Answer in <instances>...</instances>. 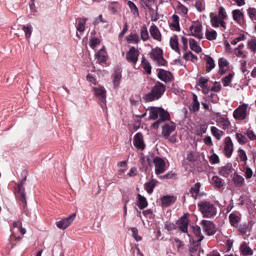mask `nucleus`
Returning a JSON list of instances; mask_svg holds the SVG:
<instances>
[{
  "label": "nucleus",
  "mask_w": 256,
  "mask_h": 256,
  "mask_svg": "<svg viewBox=\"0 0 256 256\" xmlns=\"http://www.w3.org/2000/svg\"><path fill=\"white\" fill-rule=\"evenodd\" d=\"M147 110L149 111L148 120H154L159 118L158 120L151 125L152 128H157L160 124L170 119L169 114L161 108H151Z\"/></svg>",
  "instance_id": "obj_1"
},
{
  "label": "nucleus",
  "mask_w": 256,
  "mask_h": 256,
  "mask_svg": "<svg viewBox=\"0 0 256 256\" xmlns=\"http://www.w3.org/2000/svg\"><path fill=\"white\" fill-rule=\"evenodd\" d=\"M165 90V86L159 82H156L152 88L150 92L144 96V99L146 102H152L158 100L164 94Z\"/></svg>",
  "instance_id": "obj_2"
},
{
  "label": "nucleus",
  "mask_w": 256,
  "mask_h": 256,
  "mask_svg": "<svg viewBox=\"0 0 256 256\" xmlns=\"http://www.w3.org/2000/svg\"><path fill=\"white\" fill-rule=\"evenodd\" d=\"M198 206L204 217L211 218L216 214V208L210 202L202 201L198 204Z\"/></svg>",
  "instance_id": "obj_3"
},
{
  "label": "nucleus",
  "mask_w": 256,
  "mask_h": 256,
  "mask_svg": "<svg viewBox=\"0 0 256 256\" xmlns=\"http://www.w3.org/2000/svg\"><path fill=\"white\" fill-rule=\"evenodd\" d=\"M162 50L158 47L152 48L149 54L150 58L154 62L159 66H164L166 64V61L162 56Z\"/></svg>",
  "instance_id": "obj_4"
},
{
  "label": "nucleus",
  "mask_w": 256,
  "mask_h": 256,
  "mask_svg": "<svg viewBox=\"0 0 256 256\" xmlns=\"http://www.w3.org/2000/svg\"><path fill=\"white\" fill-rule=\"evenodd\" d=\"M92 90L94 96L98 99V102L102 108L106 106V91L104 87L98 86L93 87Z\"/></svg>",
  "instance_id": "obj_5"
},
{
  "label": "nucleus",
  "mask_w": 256,
  "mask_h": 256,
  "mask_svg": "<svg viewBox=\"0 0 256 256\" xmlns=\"http://www.w3.org/2000/svg\"><path fill=\"white\" fill-rule=\"evenodd\" d=\"M248 104H246L240 105L234 111V118L237 120H244L248 114Z\"/></svg>",
  "instance_id": "obj_6"
},
{
  "label": "nucleus",
  "mask_w": 256,
  "mask_h": 256,
  "mask_svg": "<svg viewBox=\"0 0 256 256\" xmlns=\"http://www.w3.org/2000/svg\"><path fill=\"white\" fill-rule=\"evenodd\" d=\"M76 217V214H72L68 216L65 218L56 222V226L60 230L66 229L72 223Z\"/></svg>",
  "instance_id": "obj_7"
},
{
  "label": "nucleus",
  "mask_w": 256,
  "mask_h": 256,
  "mask_svg": "<svg viewBox=\"0 0 256 256\" xmlns=\"http://www.w3.org/2000/svg\"><path fill=\"white\" fill-rule=\"evenodd\" d=\"M234 151V144L231 138L227 136L224 140V152L228 158L232 156Z\"/></svg>",
  "instance_id": "obj_8"
},
{
  "label": "nucleus",
  "mask_w": 256,
  "mask_h": 256,
  "mask_svg": "<svg viewBox=\"0 0 256 256\" xmlns=\"http://www.w3.org/2000/svg\"><path fill=\"white\" fill-rule=\"evenodd\" d=\"M153 162L155 166V173L159 174L164 172L166 170V162L162 158L155 157L153 159Z\"/></svg>",
  "instance_id": "obj_9"
},
{
  "label": "nucleus",
  "mask_w": 256,
  "mask_h": 256,
  "mask_svg": "<svg viewBox=\"0 0 256 256\" xmlns=\"http://www.w3.org/2000/svg\"><path fill=\"white\" fill-rule=\"evenodd\" d=\"M202 26L200 24H192L189 28L190 34L189 36H192L200 40L203 38V34L202 32Z\"/></svg>",
  "instance_id": "obj_10"
},
{
  "label": "nucleus",
  "mask_w": 256,
  "mask_h": 256,
  "mask_svg": "<svg viewBox=\"0 0 256 256\" xmlns=\"http://www.w3.org/2000/svg\"><path fill=\"white\" fill-rule=\"evenodd\" d=\"M204 230L208 236L212 235L216 232V228L213 223L209 220H202L201 222Z\"/></svg>",
  "instance_id": "obj_11"
},
{
  "label": "nucleus",
  "mask_w": 256,
  "mask_h": 256,
  "mask_svg": "<svg viewBox=\"0 0 256 256\" xmlns=\"http://www.w3.org/2000/svg\"><path fill=\"white\" fill-rule=\"evenodd\" d=\"M175 128L176 125L174 123L170 122L162 126V134L164 138H168L170 134L174 130Z\"/></svg>",
  "instance_id": "obj_12"
},
{
  "label": "nucleus",
  "mask_w": 256,
  "mask_h": 256,
  "mask_svg": "<svg viewBox=\"0 0 256 256\" xmlns=\"http://www.w3.org/2000/svg\"><path fill=\"white\" fill-rule=\"evenodd\" d=\"M138 52L134 47H132L126 53V58L128 62L136 64L138 60Z\"/></svg>",
  "instance_id": "obj_13"
},
{
  "label": "nucleus",
  "mask_w": 256,
  "mask_h": 256,
  "mask_svg": "<svg viewBox=\"0 0 256 256\" xmlns=\"http://www.w3.org/2000/svg\"><path fill=\"white\" fill-rule=\"evenodd\" d=\"M158 77L166 83L171 82L173 79V76L171 72L162 69L159 70Z\"/></svg>",
  "instance_id": "obj_14"
},
{
  "label": "nucleus",
  "mask_w": 256,
  "mask_h": 256,
  "mask_svg": "<svg viewBox=\"0 0 256 256\" xmlns=\"http://www.w3.org/2000/svg\"><path fill=\"white\" fill-rule=\"evenodd\" d=\"M210 18L212 26L216 28L221 26L224 28H226V22L223 20L219 18L218 16L214 14H210Z\"/></svg>",
  "instance_id": "obj_15"
},
{
  "label": "nucleus",
  "mask_w": 256,
  "mask_h": 256,
  "mask_svg": "<svg viewBox=\"0 0 256 256\" xmlns=\"http://www.w3.org/2000/svg\"><path fill=\"white\" fill-rule=\"evenodd\" d=\"M178 229L183 232L188 233V220L186 214H184L177 221Z\"/></svg>",
  "instance_id": "obj_16"
},
{
  "label": "nucleus",
  "mask_w": 256,
  "mask_h": 256,
  "mask_svg": "<svg viewBox=\"0 0 256 256\" xmlns=\"http://www.w3.org/2000/svg\"><path fill=\"white\" fill-rule=\"evenodd\" d=\"M134 145L138 149L143 150L145 147L143 136L142 134L136 133L134 140Z\"/></svg>",
  "instance_id": "obj_17"
},
{
  "label": "nucleus",
  "mask_w": 256,
  "mask_h": 256,
  "mask_svg": "<svg viewBox=\"0 0 256 256\" xmlns=\"http://www.w3.org/2000/svg\"><path fill=\"white\" fill-rule=\"evenodd\" d=\"M200 103L198 100L196 94H192V100L188 106V109L190 112L194 113L198 112L200 110Z\"/></svg>",
  "instance_id": "obj_18"
},
{
  "label": "nucleus",
  "mask_w": 256,
  "mask_h": 256,
  "mask_svg": "<svg viewBox=\"0 0 256 256\" xmlns=\"http://www.w3.org/2000/svg\"><path fill=\"white\" fill-rule=\"evenodd\" d=\"M150 32L151 36L156 40L160 42L162 40V36L157 26L152 24L150 28Z\"/></svg>",
  "instance_id": "obj_19"
},
{
  "label": "nucleus",
  "mask_w": 256,
  "mask_h": 256,
  "mask_svg": "<svg viewBox=\"0 0 256 256\" xmlns=\"http://www.w3.org/2000/svg\"><path fill=\"white\" fill-rule=\"evenodd\" d=\"M228 62L224 58H221L218 60L219 73L224 74L228 70Z\"/></svg>",
  "instance_id": "obj_20"
},
{
  "label": "nucleus",
  "mask_w": 256,
  "mask_h": 256,
  "mask_svg": "<svg viewBox=\"0 0 256 256\" xmlns=\"http://www.w3.org/2000/svg\"><path fill=\"white\" fill-rule=\"evenodd\" d=\"M25 180V179L24 180V181L21 182L20 183L18 186V196L20 200L23 203H24L25 204H26V192H24V188L23 186L24 184V182Z\"/></svg>",
  "instance_id": "obj_21"
},
{
  "label": "nucleus",
  "mask_w": 256,
  "mask_h": 256,
  "mask_svg": "<svg viewBox=\"0 0 256 256\" xmlns=\"http://www.w3.org/2000/svg\"><path fill=\"white\" fill-rule=\"evenodd\" d=\"M170 45L172 50L180 54L179 44L177 36L174 34L170 38Z\"/></svg>",
  "instance_id": "obj_22"
},
{
  "label": "nucleus",
  "mask_w": 256,
  "mask_h": 256,
  "mask_svg": "<svg viewBox=\"0 0 256 256\" xmlns=\"http://www.w3.org/2000/svg\"><path fill=\"white\" fill-rule=\"evenodd\" d=\"M176 198L174 196H164L160 200L162 206L168 207L174 204L176 201Z\"/></svg>",
  "instance_id": "obj_23"
},
{
  "label": "nucleus",
  "mask_w": 256,
  "mask_h": 256,
  "mask_svg": "<svg viewBox=\"0 0 256 256\" xmlns=\"http://www.w3.org/2000/svg\"><path fill=\"white\" fill-rule=\"evenodd\" d=\"M234 20L240 24L244 23V14L239 10H234L232 12Z\"/></svg>",
  "instance_id": "obj_24"
},
{
  "label": "nucleus",
  "mask_w": 256,
  "mask_h": 256,
  "mask_svg": "<svg viewBox=\"0 0 256 256\" xmlns=\"http://www.w3.org/2000/svg\"><path fill=\"white\" fill-rule=\"evenodd\" d=\"M232 166L231 164H227L221 167L219 169V173L221 176L227 178L232 173Z\"/></svg>",
  "instance_id": "obj_25"
},
{
  "label": "nucleus",
  "mask_w": 256,
  "mask_h": 256,
  "mask_svg": "<svg viewBox=\"0 0 256 256\" xmlns=\"http://www.w3.org/2000/svg\"><path fill=\"white\" fill-rule=\"evenodd\" d=\"M137 197L138 202L136 204L138 208L140 210H142L146 208L148 205L146 198L140 194H138Z\"/></svg>",
  "instance_id": "obj_26"
},
{
  "label": "nucleus",
  "mask_w": 256,
  "mask_h": 256,
  "mask_svg": "<svg viewBox=\"0 0 256 256\" xmlns=\"http://www.w3.org/2000/svg\"><path fill=\"white\" fill-rule=\"evenodd\" d=\"M189 44L190 50L197 54H199L202 52V48L200 46L198 42L194 38L189 40Z\"/></svg>",
  "instance_id": "obj_27"
},
{
  "label": "nucleus",
  "mask_w": 256,
  "mask_h": 256,
  "mask_svg": "<svg viewBox=\"0 0 256 256\" xmlns=\"http://www.w3.org/2000/svg\"><path fill=\"white\" fill-rule=\"evenodd\" d=\"M232 180L234 185L238 187H241L244 184V180L240 175L236 172L232 176Z\"/></svg>",
  "instance_id": "obj_28"
},
{
  "label": "nucleus",
  "mask_w": 256,
  "mask_h": 256,
  "mask_svg": "<svg viewBox=\"0 0 256 256\" xmlns=\"http://www.w3.org/2000/svg\"><path fill=\"white\" fill-rule=\"evenodd\" d=\"M190 228L192 229V232L196 237V241L198 242L202 241L204 238V236L201 233L200 227L196 226H192Z\"/></svg>",
  "instance_id": "obj_29"
},
{
  "label": "nucleus",
  "mask_w": 256,
  "mask_h": 256,
  "mask_svg": "<svg viewBox=\"0 0 256 256\" xmlns=\"http://www.w3.org/2000/svg\"><path fill=\"white\" fill-rule=\"evenodd\" d=\"M218 122L224 130L228 129L230 125V122L226 116H220L218 120Z\"/></svg>",
  "instance_id": "obj_30"
},
{
  "label": "nucleus",
  "mask_w": 256,
  "mask_h": 256,
  "mask_svg": "<svg viewBox=\"0 0 256 256\" xmlns=\"http://www.w3.org/2000/svg\"><path fill=\"white\" fill-rule=\"evenodd\" d=\"M157 182H158L156 180H152L144 184V189L148 194H151L153 190L156 186Z\"/></svg>",
  "instance_id": "obj_31"
},
{
  "label": "nucleus",
  "mask_w": 256,
  "mask_h": 256,
  "mask_svg": "<svg viewBox=\"0 0 256 256\" xmlns=\"http://www.w3.org/2000/svg\"><path fill=\"white\" fill-rule=\"evenodd\" d=\"M128 5L130 10V12L134 18L138 17L140 16L139 10L136 5L132 2L129 0Z\"/></svg>",
  "instance_id": "obj_32"
},
{
  "label": "nucleus",
  "mask_w": 256,
  "mask_h": 256,
  "mask_svg": "<svg viewBox=\"0 0 256 256\" xmlns=\"http://www.w3.org/2000/svg\"><path fill=\"white\" fill-rule=\"evenodd\" d=\"M210 132L212 136L218 140H220L224 134V132L220 130L215 126H212L210 128Z\"/></svg>",
  "instance_id": "obj_33"
},
{
  "label": "nucleus",
  "mask_w": 256,
  "mask_h": 256,
  "mask_svg": "<svg viewBox=\"0 0 256 256\" xmlns=\"http://www.w3.org/2000/svg\"><path fill=\"white\" fill-rule=\"evenodd\" d=\"M206 63V71L210 72L215 66V64L212 58L208 56H206L205 58Z\"/></svg>",
  "instance_id": "obj_34"
},
{
  "label": "nucleus",
  "mask_w": 256,
  "mask_h": 256,
  "mask_svg": "<svg viewBox=\"0 0 256 256\" xmlns=\"http://www.w3.org/2000/svg\"><path fill=\"white\" fill-rule=\"evenodd\" d=\"M172 22L170 24V26L173 30L176 31L180 30V28L179 26V18L178 16L174 14L172 16Z\"/></svg>",
  "instance_id": "obj_35"
},
{
  "label": "nucleus",
  "mask_w": 256,
  "mask_h": 256,
  "mask_svg": "<svg viewBox=\"0 0 256 256\" xmlns=\"http://www.w3.org/2000/svg\"><path fill=\"white\" fill-rule=\"evenodd\" d=\"M22 30L24 33L26 38L29 39L32 35V26L30 24H27L23 25L22 26Z\"/></svg>",
  "instance_id": "obj_36"
},
{
  "label": "nucleus",
  "mask_w": 256,
  "mask_h": 256,
  "mask_svg": "<svg viewBox=\"0 0 256 256\" xmlns=\"http://www.w3.org/2000/svg\"><path fill=\"white\" fill-rule=\"evenodd\" d=\"M140 2L142 8H146L149 10H152L154 5V0H140Z\"/></svg>",
  "instance_id": "obj_37"
},
{
  "label": "nucleus",
  "mask_w": 256,
  "mask_h": 256,
  "mask_svg": "<svg viewBox=\"0 0 256 256\" xmlns=\"http://www.w3.org/2000/svg\"><path fill=\"white\" fill-rule=\"evenodd\" d=\"M240 250L241 252L244 256H252V250L245 243L241 245Z\"/></svg>",
  "instance_id": "obj_38"
},
{
  "label": "nucleus",
  "mask_w": 256,
  "mask_h": 256,
  "mask_svg": "<svg viewBox=\"0 0 256 256\" xmlns=\"http://www.w3.org/2000/svg\"><path fill=\"white\" fill-rule=\"evenodd\" d=\"M238 156L240 160L246 164L248 160V157L246 152L242 148H238L237 150Z\"/></svg>",
  "instance_id": "obj_39"
},
{
  "label": "nucleus",
  "mask_w": 256,
  "mask_h": 256,
  "mask_svg": "<svg viewBox=\"0 0 256 256\" xmlns=\"http://www.w3.org/2000/svg\"><path fill=\"white\" fill-rule=\"evenodd\" d=\"M200 182H196L190 188V194H192V197L194 198H196L198 196L200 188Z\"/></svg>",
  "instance_id": "obj_40"
},
{
  "label": "nucleus",
  "mask_w": 256,
  "mask_h": 256,
  "mask_svg": "<svg viewBox=\"0 0 256 256\" xmlns=\"http://www.w3.org/2000/svg\"><path fill=\"white\" fill-rule=\"evenodd\" d=\"M88 20V18H86L79 19L78 24L76 26V30L78 31L82 32L84 30V26Z\"/></svg>",
  "instance_id": "obj_41"
},
{
  "label": "nucleus",
  "mask_w": 256,
  "mask_h": 256,
  "mask_svg": "<svg viewBox=\"0 0 256 256\" xmlns=\"http://www.w3.org/2000/svg\"><path fill=\"white\" fill-rule=\"evenodd\" d=\"M229 219L230 224L234 227H237L240 218L234 214H231L229 216Z\"/></svg>",
  "instance_id": "obj_42"
},
{
  "label": "nucleus",
  "mask_w": 256,
  "mask_h": 256,
  "mask_svg": "<svg viewBox=\"0 0 256 256\" xmlns=\"http://www.w3.org/2000/svg\"><path fill=\"white\" fill-rule=\"evenodd\" d=\"M95 56L100 62L106 61V52L102 48L100 49Z\"/></svg>",
  "instance_id": "obj_43"
},
{
  "label": "nucleus",
  "mask_w": 256,
  "mask_h": 256,
  "mask_svg": "<svg viewBox=\"0 0 256 256\" xmlns=\"http://www.w3.org/2000/svg\"><path fill=\"white\" fill-rule=\"evenodd\" d=\"M206 38L210 40H214L217 37V33L213 30H206Z\"/></svg>",
  "instance_id": "obj_44"
},
{
  "label": "nucleus",
  "mask_w": 256,
  "mask_h": 256,
  "mask_svg": "<svg viewBox=\"0 0 256 256\" xmlns=\"http://www.w3.org/2000/svg\"><path fill=\"white\" fill-rule=\"evenodd\" d=\"M194 6L198 12H202L205 9V2L204 0H196Z\"/></svg>",
  "instance_id": "obj_45"
},
{
  "label": "nucleus",
  "mask_w": 256,
  "mask_h": 256,
  "mask_svg": "<svg viewBox=\"0 0 256 256\" xmlns=\"http://www.w3.org/2000/svg\"><path fill=\"white\" fill-rule=\"evenodd\" d=\"M142 65L143 68L146 70V72L148 74H151L152 67H151L149 62L146 59H145L144 58H142Z\"/></svg>",
  "instance_id": "obj_46"
},
{
  "label": "nucleus",
  "mask_w": 256,
  "mask_h": 256,
  "mask_svg": "<svg viewBox=\"0 0 256 256\" xmlns=\"http://www.w3.org/2000/svg\"><path fill=\"white\" fill-rule=\"evenodd\" d=\"M212 183L217 188H220L224 185L222 180L218 176L212 177Z\"/></svg>",
  "instance_id": "obj_47"
},
{
  "label": "nucleus",
  "mask_w": 256,
  "mask_h": 256,
  "mask_svg": "<svg viewBox=\"0 0 256 256\" xmlns=\"http://www.w3.org/2000/svg\"><path fill=\"white\" fill-rule=\"evenodd\" d=\"M236 138L238 142L240 144H244L248 142L247 138L241 133L236 134Z\"/></svg>",
  "instance_id": "obj_48"
},
{
  "label": "nucleus",
  "mask_w": 256,
  "mask_h": 256,
  "mask_svg": "<svg viewBox=\"0 0 256 256\" xmlns=\"http://www.w3.org/2000/svg\"><path fill=\"white\" fill-rule=\"evenodd\" d=\"M198 154L196 151H188L187 153L186 159L190 162H194L197 160Z\"/></svg>",
  "instance_id": "obj_49"
},
{
  "label": "nucleus",
  "mask_w": 256,
  "mask_h": 256,
  "mask_svg": "<svg viewBox=\"0 0 256 256\" xmlns=\"http://www.w3.org/2000/svg\"><path fill=\"white\" fill-rule=\"evenodd\" d=\"M208 126L206 124H200L196 128V134L198 136H200L202 134L206 132Z\"/></svg>",
  "instance_id": "obj_50"
},
{
  "label": "nucleus",
  "mask_w": 256,
  "mask_h": 256,
  "mask_svg": "<svg viewBox=\"0 0 256 256\" xmlns=\"http://www.w3.org/2000/svg\"><path fill=\"white\" fill-rule=\"evenodd\" d=\"M247 11L250 20L254 22H256V8H250Z\"/></svg>",
  "instance_id": "obj_51"
},
{
  "label": "nucleus",
  "mask_w": 256,
  "mask_h": 256,
  "mask_svg": "<svg viewBox=\"0 0 256 256\" xmlns=\"http://www.w3.org/2000/svg\"><path fill=\"white\" fill-rule=\"evenodd\" d=\"M248 48L252 52L256 51V39L252 38L248 41Z\"/></svg>",
  "instance_id": "obj_52"
},
{
  "label": "nucleus",
  "mask_w": 256,
  "mask_h": 256,
  "mask_svg": "<svg viewBox=\"0 0 256 256\" xmlns=\"http://www.w3.org/2000/svg\"><path fill=\"white\" fill-rule=\"evenodd\" d=\"M140 36L141 38L144 41L148 40L149 38V35L147 30V28L145 25H144L140 30Z\"/></svg>",
  "instance_id": "obj_53"
},
{
  "label": "nucleus",
  "mask_w": 256,
  "mask_h": 256,
  "mask_svg": "<svg viewBox=\"0 0 256 256\" xmlns=\"http://www.w3.org/2000/svg\"><path fill=\"white\" fill-rule=\"evenodd\" d=\"M234 77V74H230L228 76L222 79V83L224 86H227L231 83L232 79Z\"/></svg>",
  "instance_id": "obj_54"
},
{
  "label": "nucleus",
  "mask_w": 256,
  "mask_h": 256,
  "mask_svg": "<svg viewBox=\"0 0 256 256\" xmlns=\"http://www.w3.org/2000/svg\"><path fill=\"white\" fill-rule=\"evenodd\" d=\"M126 39L129 42L138 43L140 40L137 34H130L126 37Z\"/></svg>",
  "instance_id": "obj_55"
},
{
  "label": "nucleus",
  "mask_w": 256,
  "mask_h": 256,
  "mask_svg": "<svg viewBox=\"0 0 256 256\" xmlns=\"http://www.w3.org/2000/svg\"><path fill=\"white\" fill-rule=\"evenodd\" d=\"M121 77L122 76L120 72H116L114 74L113 82L115 88H117L119 86L120 82Z\"/></svg>",
  "instance_id": "obj_56"
},
{
  "label": "nucleus",
  "mask_w": 256,
  "mask_h": 256,
  "mask_svg": "<svg viewBox=\"0 0 256 256\" xmlns=\"http://www.w3.org/2000/svg\"><path fill=\"white\" fill-rule=\"evenodd\" d=\"M118 166L120 168L118 170V174H122L126 170V161H122L118 163Z\"/></svg>",
  "instance_id": "obj_57"
},
{
  "label": "nucleus",
  "mask_w": 256,
  "mask_h": 256,
  "mask_svg": "<svg viewBox=\"0 0 256 256\" xmlns=\"http://www.w3.org/2000/svg\"><path fill=\"white\" fill-rule=\"evenodd\" d=\"M246 39V36L244 34H240L238 36L234 38L231 42V44L232 45H236L238 42L244 40Z\"/></svg>",
  "instance_id": "obj_58"
},
{
  "label": "nucleus",
  "mask_w": 256,
  "mask_h": 256,
  "mask_svg": "<svg viewBox=\"0 0 256 256\" xmlns=\"http://www.w3.org/2000/svg\"><path fill=\"white\" fill-rule=\"evenodd\" d=\"M245 134L251 140H256V135L252 130L248 129Z\"/></svg>",
  "instance_id": "obj_59"
},
{
  "label": "nucleus",
  "mask_w": 256,
  "mask_h": 256,
  "mask_svg": "<svg viewBox=\"0 0 256 256\" xmlns=\"http://www.w3.org/2000/svg\"><path fill=\"white\" fill-rule=\"evenodd\" d=\"M130 230L132 232V235L136 240L137 242L140 241L142 240V238L138 234V229L136 228H132Z\"/></svg>",
  "instance_id": "obj_60"
},
{
  "label": "nucleus",
  "mask_w": 256,
  "mask_h": 256,
  "mask_svg": "<svg viewBox=\"0 0 256 256\" xmlns=\"http://www.w3.org/2000/svg\"><path fill=\"white\" fill-rule=\"evenodd\" d=\"M208 82V80L205 78H200L197 86H199L200 88H204L206 87V84Z\"/></svg>",
  "instance_id": "obj_61"
},
{
  "label": "nucleus",
  "mask_w": 256,
  "mask_h": 256,
  "mask_svg": "<svg viewBox=\"0 0 256 256\" xmlns=\"http://www.w3.org/2000/svg\"><path fill=\"white\" fill-rule=\"evenodd\" d=\"M210 162L213 164H218L220 162L218 156L216 154L213 153L210 157Z\"/></svg>",
  "instance_id": "obj_62"
},
{
  "label": "nucleus",
  "mask_w": 256,
  "mask_h": 256,
  "mask_svg": "<svg viewBox=\"0 0 256 256\" xmlns=\"http://www.w3.org/2000/svg\"><path fill=\"white\" fill-rule=\"evenodd\" d=\"M100 43V40L98 38H92L90 40V46L94 48L95 46Z\"/></svg>",
  "instance_id": "obj_63"
},
{
  "label": "nucleus",
  "mask_w": 256,
  "mask_h": 256,
  "mask_svg": "<svg viewBox=\"0 0 256 256\" xmlns=\"http://www.w3.org/2000/svg\"><path fill=\"white\" fill-rule=\"evenodd\" d=\"M178 12L184 15H186L188 12V9L186 7L182 4H179L178 6Z\"/></svg>",
  "instance_id": "obj_64"
}]
</instances>
